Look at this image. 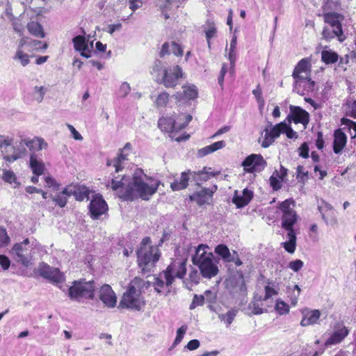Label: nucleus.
<instances>
[{"label":"nucleus","mask_w":356,"mask_h":356,"mask_svg":"<svg viewBox=\"0 0 356 356\" xmlns=\"http://www.w3.org/2000/svg\"><path fill=\"white\" fill-rule=\"evenodd\" d=\"M136 253L138 266L144 273L149 271L150 268L154 266L160 257L159 248L151 245V239L148 236L143 238Z\"/></svg>","instance_id":"obj_4"},{"label":"nucleus","mask_w":356,"mask_h":356,"mask_svg":"<svg viewBox=\"0 0 356 356\" xmlns=\"http://www.w3.org/2000/svg\"><path fill=\"white\" fill-rule=\"evenodd\" d=\"M242 165L248 172H259L266 167L267 163L261 154H252L245 159Z\"/></svg>","instance_id":"obj_11"},{"label":"nucleus","mask_w":356,"mask_h":356,"mask_svg":"<svg viewBox=\"0 0 356 356\" xmlns=\"http://www.w3.org/2000/svg\"><path fill=\"white\" fill-rule=\"evenodd\" d=\"M262 304H260L259 302H252L250 304V309L252 310V313L255 315L261 314L264 312H266V309L262 308Z\"/></svg>","instance_id":"obj_52"},{"label":"nucleus","mask_w":356,"mask_h":356,"mask_svg":"<svg viewBox=\"0 0 356 356\" xmlns=\"http://www.w3.org/2000/svg\"><path fill=\"white\" fill-rule=\"evenodd\" d=\"M252 94L257 99V101L260 107L263 106L264 104V99L262 97V92L260 86L258 85L255 89L252 90Z\"/></svg>","instance_id":"obj_57"},{"label":"nucleus","mask_w":356,"mask_h":356,"mask_svg":"<svg viewBox=\"0 0 356 356\" xmlns=\"http://www.w3.org/2000/svg\"><path fill=\"white\" fill-rule=\"evenodd\" d=\"M99 298L108 308H113L116 305L117 297L108 284H104L99 288Z\"/></svg>","instance_id":"obj_19"},{"label":"nucleus","mask_w":356,"mask_h":356,"mask_svg":"<svg viewBox=\"0 0 356 356\" xmlns=\"http://www.w3.org/2000/svg\"><path fill=\"white\" fill-rule=\"evenodd\" d=\"M303 261L300 259H296L289 262L288 267L294 272H298L303 266Z\"/></svg>","instance_id":"obj_58"},{"label":"nucleus","mask_w":356,"mask_h":356,"mask_svg":"<svg viewBox=\"0 0 356 356\" xmlns=\"http://www.w3.org/2000/svg\"><path fill=\"white\" fill-rule=\"evenodd\" d=\"M144 305L145 301L140 295V291L136 289L135 285H129L122 296L120 307L140 311Z\"/></svg>","instance_id":"obj_7"},{"label":"nucleus","mask_w":356,"mask_h":356,"mask_svg":"<svg viewBox=\"0 0 356 356\" xmlns=\"http://www.w3.org/2000/svg\"><path fill=\"white\" fill-rule=\"evenodd\" d=\"M334 136L333 151L335 154H339L346 146L347 137L340 129L335 131Z\"/></svg>","instance_id":"obj_26"},{"label":"nucleus","mask_w":356,"mask_h":356,"mask_svg":"<svg viewBox=\"0 0 356 356\" xmlns=\"http://www.w3.org/2000/svg\"><path fill=\"white\" fill-rule=\"evenodd\" d=\"M252 196V192L245 188L243 191L242 195H238L236 194L233 197L232 202L238 208H242L248 204Z\"/></svg>","instance_id":"obj_28"},{"label":"nucleus","mask_w":356,"mask_h":356,"mask_svg":"<svg viewBox=\"0 0 356 356\" xmlns=\"http://www.w3.org/2000/svg\"><path fill=\"white\" fill-rule=\"evenodd\" d=\"M47 92V89L44 86H35L33 88V98L38 103L43 101L44 97Z\"/></svg>","instance_id":"obj_46"},{"label":"nucleus","mask_w":356,"mask_h":356,"mask_svg":"<svg viewBox=\"0 0 356 356\" xmlns=\"http://www.w3.org/2000/svg\"><path fill=\"white\" fill-rule=\"evenodd\" d=\"M323 16L325 23L330 24L331 27L336 29L339 35H342L343 30L341 22L344 19V17L342 15L335 12H327L324 13Z\"/></svg>","instance_id":"obj_21"},{"label":"nucleus","mask_w":356,"mask_h":356,"mask_svg":"<svg viewBox=\"0 0 356 356\" xmlns=\"http://www.w3.org/2000/svg\"><path fill=\"white\" fill-rule=\"evenodd\" d=\"M25 142L26 146L33 152L41 150L47 147V143L42 138L35 137L32 140L25 138Z\"/></svg>","instance_id":"obj_32"},{"label":"nucleus","mask_w":356,"mask_h":356,"mask_svg":"<svg viewBox=\"0 0 356 356\" xmlns=\"http://www.w3.org/2000/svg\"><path fill=\"white\" fill-rule=\"evenodd\" d=\"M161 181L147 178L142 170L137 169L132 178L127 175L114 176L106 186L118 191V196L124 201H133L138 198L148 200L154 195Z\"/></svg>","instance_id":"obj_1"},{"label":"nucleus","mask_w":356,"mask_h":356,"mask_svg":"<svg viewBox=\"0 0 356 356\" xmlns=\"http://www.w3.org/2000/svg\"><path fill=\"white\" fill-rule=\"evenodd\" d=\"M286 128V122H282L273 126L270 130L268 127L264 129L265 137L261 143V147L266 148L273 143L275 138H278L282 133H284V129Z\"/></svg>","instance_id":"obj_16"},{"label":"nucleus","mask_w":356,"mask_h":356,"mask_svg":"<svg viewBox=\"0 0 356 356\" xmlns=\"http://www.w3.org/2000/svg\"><path fill=\"white\" fill-rule=\"evenodd\" d=\"M204 302V296L202 295H194L193 301L189 307L190 309H195L197 306L202 305Z\"/></svg>","instance_id":"obj_56"},{"label":"nucleus","mask_w":356,"mask_h":356,"mask_svg":"<svg viewBox=\"0 0 356 356\" xmlns=\"http://www.w3.org/2000/svg\"><path fill=\"white\" fill-rule=\"evenodd\" d=\"M184 93L185 97L188 99H194L197 97V88L193 85L184 86Z\"/></svg>","instance_id":"obj_47"},{"label":"nucleus","mask_w":356,"mask_h":356,"mask_svg":"<svg viewBox=\"0 0 356 356\" xmlns=\"http://www.w3.org/2000/svg\"><path fill=\"white\" fill-rule=\"evenodd\" d=\"M98 285L92 280H75L68 289V296L72 300L77 302H81L83 299L93 300Z\"/></svg>","instance_id":"obj_5"},{"label":"nucleus","mask_w":356,"mask_h":356,"mask_svg":"<svg viewBox=\"0 0 356 356\" xmlns=\"http://www.w3.org/2000/svg\"><path fill=\"white\" fill-rule=\"evenodd\" d=\"M186 273V260L175 261L163 271V277L167 280V284H172L175 277L182 279Z\"/></svg>","instance_id":"obj_10"},{"label":"nucleus","mask_w":356,"mask_h":356,"mask_svg":"<svg viewBox=\"0 0 356 356\" xmlns=\"http://www.w3.org/2000/svg\"><path fill=\"white\" fill-rule=\"evenodd\" d=\"M275 309L280 315L286 314L289 312V306L282 300H277Z\"/></svg>","instance_id":"obj_51"},{"label":"nucleus","mask_w":356,"mask_h":356,"mask_svg":"<svg viewBox=\"0 0 356 356\" xmlns=\"http://www.w3.org/2000/svg\"><path fill=\"white\" fill-rule=\"evenodd\" d=\"M10 241V238L7 234L5 228L0 227V248L6 246Z\"/></svg>","instance_id":"obj_55"},{"label":"nucleus","mask_w":356,"mask_h":356,"mask_svg":"<svg viewBox=\"0 0 356 356\" xmlns=\"http://www.w3.org/2000/svg\"><path fill=\"white\" fill-rule=\"evenodd\" d=\"M127 155L124 154L122 151V152L119 154L117 157L114 158L113 160H108L106 164L108 166L113 165L115 167V172H119L123 168V166L122 165V163L127 159Z\"/></svg>","instance_id":"obj_39"},{"label":"nucleus","mask_w":356,"mask_h":356,"mask_svg":"<svg viewBox=\"0 0 356 356\" xmlns=\"http://www.w3.org/2000/svg\"><path fill=\"white\" fill-rule=\"evenodd\" d=\"M299 156L307 159L309 157V148L307 143H303L298 149Z\"/></svg>","instance_id":"obj_61"},{"label":"nucleus","mask_w":356,"mask_h":356,"mask_svg":"<svg viewBox=\"0 0 356 356\" xmlns=\"http://www.w3.org/2000/svg\"><path fill=\"white\" fill-rule=\"evenodd\" d=\"M321 60L326 65L335 63L339 60V55L337 53L332 50H323L321 51Z\"/></svg>","instance_id":"obj_38"},{"label":"nucleus","mask_w":356,"mask_h":356,"mask_svg":"<svg viewBox=\"0 0 356 356\" xmlns=\"http://www.w3.org/2000/svg\"><path fill=\"white\" fill-rule=\"evenodd\" d=\"M89 211L92 219H97L108 210V206L102 196L96 195L90 201Z\"/></svg>","instance_id":"obj_17"},{"label":"nucleus","mask_w":356,"mask_h":356,"mask_svg":"<svg viewBox=\"0 0 356 356\" xmlns=\"http://www.w3.org/2000/svg\"><path fill=\"white\" fill-rule=\"evenodd\" d=\"M204 29L206 34V38L209 47H211V39L216 35V28L213 21L208 19L204 25Z\"/></svg>","instance_id":"obj_37"},{"label":"nucleus","mask_w":356,"mask_h":356,"mask_svg":"<svg viewBox=\"0 0 356 356\" xmlns=\"http://www.w3.org/2000/svg\"><path fill=\"white\" fill-rule=\"evenodd\" d=\"M322 36L326 40H330L331 39H333L334 37H337L338 40L340 42H343L346 39V37L343 35V32H342V35H341V34L339 35V33H338V32L336 31V29H333V30L331 31L327 27H325L323 29V32H322Z\"/></svg>","instance_id":"obj_40"},{"label":"nucleus","mask_w":356,"mask_h":356,"mask_svg":"<svg viewBox=\"0 0 356 356\" xmlns=\"http://www.w3.org/2000/svg\"><path fill=\"white\" fill-rule=\"evenodd\" d=\"M15 60H19L23 66H26L29 63V56L21 50H17L14 57Z\"/></svg>","instance_id":"obj_54"},{"label":"nucleus","mask_w":356,"mask_h":356,"mask_svg":"<svg viewBox=\"0 0 356 356\" xmlns=\"http://www.w3.org/2000/svg\"><path fill=\"white\" fill-rule=\"evenodd\" d=\"M2 179L4 181L7 183H9L10 184H14V188H16L19 185V184L17 181V177L15 174L12 170H4L2 174Z\"/></svg>","instance_id":"obj_44"},{"label":"nucleus","mask_w":356,"mask_h":356,"mask_svg":"<svg viewBox=\"0 0 356 356\" xmlns=\"http://www.w3.org/2000/svg\"><path fill=\"white\" fill-rule=\"evenodd\" d=\"M294 80L293 92L300 95H305L314 90L315 82L310 79L309 76L294 79Z\"/></svg>","instance_id":"obj_18"},{"label":"nucleus","mask_w":356,"mask_h":356,"mask_svg":"<svg viewBox=\"0 0 356 356\" xmlns=\"http://www.w3.org/2000/svg\"><path fill=\"white\" fill-rule=\"evenodd\" d=\"M206 249H209L207 245L200 244L196 249L195 252L192 257V262L197 266L200 270L202 277L211 279L215 277L219 270L218 261L211 252H207Z\"/></svg>","instance_id":"obj_2"},{"label":"nucleus","mask_w":356,"mask_h":356,"mask_svg":"<svg viewBox=\"0 0 356 356\" xmlns=\"http://www.w3.org/2000/svg\"><path fill=\"white\" fill-rule=\"evenodd\" d=\"M170 54L172 53L175 56H181L183 55V50L181 47L176 42H172L170 44Z\"/></svg>","instance_id":"obj_60"},{"label":"nucleus","mask_w":356,"mask_h":356,"mask_svg":"<svg viewBox=\"0 0 356 356\" xmlns=\"http://www.w3.org/2000/svg\"><path fill=\"white\" fill-rule=\"evenodd\" d=\"M27 29L29 32L35 37L39 38H44L45 37V33L42 26L37 22L31 21L28 23Z\"/></svg>","instance_id":"obj_34"},{"label":"nucleus","mask_w":356,"mask_h":356,"mask_svg":"<svg viewBox=\"0 0 356 356\" xmlns=\"http://www.w3.org/2000/svg\"><path fill=\"white\" fill-rule=\"evenodd\" d=\"M302 314L304 316L300 321V325L302 327H306L317 323L321 313L318 309H305L302 312Z\"/></svg>","instance_id":"obj_22"},{"label":"nucleus","mask_w":356,"mask_h":356,"mask_svg":"<svg viewBox=\"0 0 356 356\" xmlns=\"http://www.w3.org/2000/svg\"><path fill=\"white\" fill-rule=\"evenodd\" d=\"M191 179V174H189V170L186 172H183L179 179H175L173 182L170 184V188L172 191H180L187 188L188 185V181Z\"/></svg>","instance_id":"obj_27"},{"label":"nucleus","mask_w":356,"mask_h":356,"mask_svg":"<svg viewBox=\"0 0 356 356\" xmlns=\"http://www.w3.org/2000/svg\"><path fill=\"white\" fill-rule=\"evenodd\" d=\"M151 74L156 83L163 84L165 88H175L179 84V79L184 75L179 65L167 68L163 67L162 62L159 60H156L154 63Z\"/></svg>","instance_id":"obj_3"},{"label":"nucleus","mask_w":356,"mask_h":356,"mask_svg":"<svg viewBox=\"0 0 356 356\" xmlns=\"http://www.w3.org/2000/svg\"><path fill=\"white\" fill-rule=\"evenodd\" d=\"M131 91V87L127 82H124L121 84L119 90V95L120 97H125Z\"/></svg>","instance_id":"obj_59"},{"label":"nucleus","mask_w":356,"mask_h":356,"mask_svg":"<svg viewBox=\"0 0 356 356\" xmlns=\"http://www.w3.org/2000/svg\"><path fill=\"white\" fill-rule=\"evenodd\" d=\"M37 270L41 277L51 282L60 283L65 279L58 268L51 267L44 262L40 263Z\"/></svg>","instance_id":"obj_12"},{"label":"nucleus","mask_w":356,"mask_h":356,"mask_svg":"<svg viewBox=\"0 0 356 356\" xmlns=\"http://www.w3.org/2000/svg\"><path fill=\"white\" fill-rule=\"evenodd\" d=\"M289 241L282 243L284 250L289 253H293L296 248V234L295 231L287 232L286 235Z\"/></svg>","instance_id":"obj_36"},{"label":"nucleus","mask_w":356,"mask_h":356,"mask_svg":"<svg viewBox=\"0 0 356 356\" xmlns=\"http://www.w3.org/2000/svg\"><path fill=\"white\" fill-rule=\"evenodd\" d=\"M226 286L234 296H243L246 292V286L243 275L238 273L226 281Z\"/></svg>","instance_id":"obj_13"},{"label":"nucleus","mask_w":356,"mask_h":356,"mask_svg":"<svg viewBox=\"0 0 356 356\" xmlns=\"http://www.w3.org/2000/svg\"><path fill=\"white\" fill-rule=\"evenodd\" d=\"M15 260L28 267L32 264L34 252V245L30 243L29 238L24 239L22 242L15 243L10 250Z\"/></svg>","instance_id":"obj_6"},{"label":"nucleus","mask_w":356,"mask_h":356,"mask_svg":"<svg viewBox=\"0 0 356 356\" xmlns=\"http://www.w3.org/2000/svg\"><path fill=\"white\" fill-rule=\"evenodd\" d=\"M30 167L33 172L37 176L43 174L44 170V165L41 161H38L37 156L33 153L30 156Z\"/></svg>","instance_id":"obj_33"},{"label":"nucleus","mask_w":356,"mask_h":356,"mask_svg":"<svg viewBox=\"0 0 356 356\" xmlns=\"http://www.w3.org/2000/svg\"><path fill=\"white\" fill-rule=\"evenodd\" d=\"M209 308L210 310L215 312L218 314V318L221 321L225 322L227 326L230 325L232 323V322L238 312L237 309H232L229 310L225 314L218 313L216 310L215 307L211 305H209Z\"/></svg>","instance_id":"obj_31"},{"label":"nucleus","mask_w":356,"mask_h":356,"mask_svg":"<svg viewBox=\"0 0 356 356\" xmlns=\"http://www.w3.org/2000/svg\"><path fill=\"white\" fill-rule=\"evenodd\" d=\"M341 123L343 125H346L348 127L350 130V134L351 135V138L356 137V122H354L348 118H342Z\"/></svg>","instance_id":"obj_50"},{"label":"nucleus","mask_w":356,"mask_h":356,"mask_svg":"<svg viewBox=\"0 0 356 356\" xmlns=\"http://www.w3.org/2000/svg\"><path fill=\"white\" fill-rule=\"evenodd\" d=\"M72 42L74 44V47L76 51H81L82 50H88V41L86 40L84 36H75L72 39Z\"/></svg>","instance_id":"obj_42"},{"label":"nucleus","mask_w":356,"mask_h":356,"mask_svg":"<svg viewBox=\"0 0 356 356\" xmlns=\"http://www.w3.org/2000/svg\"><path fill=\"white\" fill-rule=\"evenodd\" d=\"M169 94L166 92H163L160 93L156 100L155 104L157 107H165L166 106L168 101H169Z\"/></svg>","instance_id":"obj_49"},{"label":"nucleus","mask_w":356,"mask_h":356,"mask_svg":"<svg viewBox=\"0 0 356 356\" xmlns=\"http://www.w3.org/2000/svg\"><path fill=\"white\" fill-rule=\"evenodd\" d=\"M27 44L33 50L46 49L47 48V43H42L40 40H33L29 38H23L20 40V46Z\"/></svg>","instance_id":"obj_35"},{"label":"nucleus","mask_w":356,"mask_h":356,"mask_svg":"<svg viewBox=\"0 0 356 356\" xmlns=\"http://www.w3.org/2000/svg\"><path fill=\"white\" fill-rule=\"evenodd\" d=\"M72 195L71 186L65 188L61 192L58 193L54 196H51L52 201L60 208L65 207L67 202V198Z\"/></svg>","instance_id":"obj_29"},{"label":"nucleus","mask_w":356,"mask_h":356,"mask_svg":"<svg viewBox=\"0 0 356 356\" xmlns=\"http://www.w3.org/2000/svg\"><path fill=\"white\" fill-rule=\"evenodd\" d=\"M132 283L138 287L148 288L151 286V283L149 281H145L140 278L135 277Z\"/></svg>","instance_id":"obj_63"},{"label":"nucleus","mask_w":356,"mask_h":356,"mask_svg":"<svg viewBox=\"0 0 356 356\" xmlns=\"http://www.w3.org/2000/svg\"><path fill=\"white\" fill-rule=\"evenodd\" d=\"M265 296L263 298V301H268L273 296L278 294V286L273 282H268V284L265 286Z\"/></svg>","instance_id":"obj_43"},{"label":"nucleus","mask_w":356,"mask_h":356,"mask_svg":"<svg viewBox=\"0 0 356 356\" xmlns=\"http://www.w3.org/2000/svg\"><path fill=\"white\" fill-rule=\"evenodd\" d=\"M25 138L22 139L18 144L13 146H6L8 147V149L6 150L3 159L8 162H13L18 159L22 158L26 153Z\"/></svg>","instance_id":"obj_15"},{"label":"nucleus","mask_w":356,"mask_h":356,"mask_svg":"<svg viewBox=\"0 0 356 356\" xmlns=\"http://www.w3.org/2000/svg\"><path fill=\"white\" fill-rule=\"evenodd\" d=\"M220 172H212L207 170V168L204 167L202 170L198 172L191 171L189 170V174H191V179L198 182L207 181L211 177H216Z\"/></svg>","instance_id":"obj_30"},{"label":"nucleus","mask_w":356,"mask_h":356,"mask_svg":"<svg viewBox=\"0 0 356 356\" xmlns=\"http://www.w3.org/2000/svg\"><path fill=\"white\" fill-rule=\"evenodd\" d=\"M72 195L75 197L77 201H83L89 199V191L86 188H75L71 186Z\"/></svg>","instance_id":"obj_41"},{"label":"nucleus","mask_w":356,"mask_h":356,"mask_svg":"<svg viewBox=\"0 0 356 356\" xmlns=\"http://www.w3.org/2000/svg\"><path fill=\"white\" fill-rule=\"evenodd\" d=\"M290 113L286 120L291 123L292 121L296 124H302L305 127L309 121V114L300 106L291 105Z\"/></svg>","instance_id":"obj_14"},{"label":"nucleus","mask_w":356,"mask_h":356,"mask_svg":"<svg viewBox=\"0 0 356 356\" xmlns=\"http://www.w3.org/2000/svg\"><path fill=\"white\" fill-rule=\"evenodd\" d=\"M349 334V330L343 326L335 330L331 336L325 341V346L335 345L341 343Z\"/></svg>","instance_id":"obj_24"},{"label":"nucleus","mask_w":356,"mask_h":356,"mask_svg":"<svg viewBox=\"0 0 356 356\" xmlns=\"http://www.w3.org/2000/svg\"><path fill=\"white\" fill-rule=\"evenodd\" d=\"M294 204L293 200L288 199L280 203L278 207L282 212V227L287 232L294 231L293 225L298 220V215L293 209Z\"/></svg>","instance_id":"obj_8"},{"label":"nucleus","mask_w":356,"mask_h":356,"mask_svg":"<svg viewBox=\"0 0 356 356\" xmlns=\"http://www.w3.org/2000/svg\"><path fill=\"white\" fill-rule=\"evenodd\" d=\"M215 252L220 256L225 261H227L232 255L228 248L223 244L218 245L215 248Z\"/></svg>","instance_id":"obj_45"},{"label":"nucleus","mask_w":356,"mask_h":356,"mask_svg":"<svg viewBox=\"0 0 356 356\" xmlns=\"http://www.w3.org/2000/svg\"><path fill=\"white\" fill-rule=\"evenodd\" d=\"M203 296H204V300L209 303L215 302L217 298L216 293L211 290H207Z\"/></svg>","instance_id":"obj_62"},{"label":"nucleus","mask_w":356,"mask_h":356,"mask_svg":"<svg viewBox=\"0 0 356 356\" xmlns=\"http://www.w3.org/2000/svg\"><path fill=\"white\" fill-rule=\"evenodd\" d=\"M217 190V186H213L212 188H203L199 192H195L189 198L191 201L195 202L199 206L205 204H209V200L212 197L213 194Z\"/></svg>","instance_id":"obj_20"},{"label":"nucleus","mask_w":356,"mask_h":356,"mask_svg":"<svg viewBox=\"0 0 356 356\" xmlns=\"http://www.w3.org/2000/svg\"><path fill=\"white\" fill-rule=\"evenodd\" d=\"M284 133L286 134L289 138H297L298 135L297 132L293 130V129L286 123V128L284 129Z\"/></svg>","instance_id":"obj_64"},{"label":"nucleus","mask_w":356,"mask_h":356,"mask_svg":"<svg viewBox=\"0 0 356 356\" xmlns=\"http://www.w3.org/2000/svg\"><path fill=\"white\" fill-rule=\"evenodd\" d=\"M181 117H183L185 119V121L183 123H180L179 122V118L174 119L171 117H163L159 120L158 126L162 131L165 132L179 131L185 128L192 120V116L191 115H181L180 118Z\"/></svg>","instance_id":"obj_9"},{"label":"nucleus","mask_w":356,"mask_h":356,"mask_svg":"<svg viewBox=\"0 0 356 356\" xmlns=\"http://www.w3.org/2000/svg\"><path fill=\"white\" fill-rule=\"evenodd\" d=\"M236 37L234 36L230 42L229 51V60L232 65H234L236 61Z\"/></svg>","instance_id":"obj_48"},{"label":"nucleus","mask_w":356,"mask_h":356,"mask_svg":"<svg viewBox=\"0 0 356 356\" xmlns=\"http://www.w3.org/2000/svg\"><path fill=\"white\" fill-rule=\"evenodd\" d=\"M187 329L188 326L186 325H184L177 330V336L173 342V346H176L182 341Z\"/></svg>","instance_id":"obj_53"},{"label":"nucleus","mask_w":356,"mask_h":356,"mask_svg":"<svg viewBox=\"0 0 356 356\" xmlns=\"http://www.w3.org/2000/svg\"><path fill=\"white\" fill-rule=\"evenodd\" d=\"M172 284H167V280H165L163 277V272L160 273L159 277H154V282L153 286L154 290L159 294L167 296L170 293V289L169 286Z\"/></svg>","instance_id":"obj_25"},{"label":"nucleus","mask_w":356,"mask_h":356,"mask_svg":"<svg viewBox=\"0 0 356 356\" xmlns=\"http://www.w3.org/2000/svg\"><path fill=\"white\" fill-rule=\"evenodd\" d=\"M310 67L311 63L309 58L300 60L293 72L292 76L293 79L309 76Z\"/></svg>","instance_id":"obj_23"}]
</instances>
